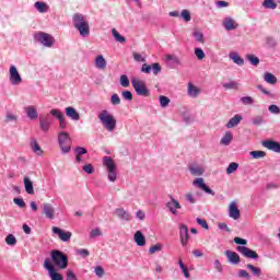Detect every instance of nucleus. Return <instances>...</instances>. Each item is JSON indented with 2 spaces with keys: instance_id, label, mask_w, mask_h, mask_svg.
<instances>
[{
  "instance_id": "obj_1",
  "label": "nucleus",
  "mask_w": 280,
  "mask_h": 280,
  "mask_svg": "<svg viewBox=\"0 0 280 280\" xmlns=\"http://www.w3.org/2000/svg\"><path fill=\"white\" fill-rule=\"evenodd\" d=\"M72 23L73 27L78 30L82 38H86V36L91 35V26L89 25V20H86L84 14L74 13L72 16Z\"/></svg>"
},
{
  "instance_id": "obj_2",
  "label": "nucleus",
  "mask_w": 280,
  "mask_h": 280,
  "mask_svg": "<svg viewBox=\"0 0 280 280\" xmlns=\"http://www.w3.org/2000/svg\"><path fill=\"white\" fill-rule=\"evenodd\" d=\"M98 119L101 124H103V128L107 130V132H114L115 128H117V119L113 116L108 110L103 109Z\"/></svg>"
},
{
  "instance_id": "obj_3",
  "label": "nucleus",
  "mask_w": 280,
  "mask_h": 280,
  "mask_svg": "<svg viewBox=\"0 0 280 280\" xmlns=\"http://www.w3.org/2000/svg\"><path fill=\"white\" fill-rule=\"evenodd\" d=\"M51 261L59 270L69 268V256L61 250L55 249L50 253Z\"/></svg>"
},
{
  "instance_id": "obj_4",
  "label": "nucleus",
  "mask_w": 280,
  "mask_h": 280,
  "mask_svg": "<svg viewBox=\"0 0 280 280\" xmlns=\"http://www.w3.org/2000/svg\"><path fill=\"white\" fill-rule=\"evenodd\" d=\"M103 166L107 170V178L110 183L117 180V164L110 156L103 158Z\"/></svg>"
},
{
  "instance_id": "obj_5",
  "label": "nucleus",
  "mask_w": 280,
  "mask_h": 280,
  "mask_svg": "<svg viewBox=\"0 0 280 280\" xmlns=\"http://www.w3.org/2000/svg\"><path fill=\"white\" fill-rule=\"evenodd\" d=\"M34 40L36 43H39L44 47H48V48L54 47V45H56V38H54V36L45 32L35 33Z\"/></svg>"
},
{
  "instance_id": "obj_6",
  "label": "nucleus",
  "mask_w": 280,
  "mask_h": 280,
  "mask_svg": "<svg viewBox=\"0 0 280 280\" xmlns=\"http://www.w3.org/2000/svg\"><path fill=\"white\" fill-rule=\"evenodd\" d=\"M131 86H133L137 95H141L142 97H150V90H148V85H145V82L137 78H132Z\"/></svg>"
},
{
  "instance_id": "obj_7",
  "label": "nucleus",
  "mask_w": 280,
  "mask_h": 280,
  "mask_svg": "<svg viewBox=\"0 0 280 280\" xmlns=\"http://www.w3.org/2000/svg\"><path fill=\"white\" fill-rule=\"evenodd\" d=\"M59 148L62 154H69L71 152V138L66 131H61L58 136Z\"/></svg>"
},
{
  "instance_id": "obj_8",
  "label": "nucleus",
  "mask_w": 280,
  "mask_h": 280,
  "mask_svg": "<svg viewBox=\"0 0 280 280\" xmlns=\"http://www.w3.org/2000/svg\"><path fill=\"white\" fill-rule=\"evenodd\" d=\"M44 268L48 271L51 280H65V277L56 271V267H54V264H51L49 258L44 260Z\"/></svg>"
},
{
  "instance_id": "obj_9",
  "label": "nucleus",
  "mask_w": 280,
  "mask_h": 280,
  "mask_svg": "<svg viewBox=\"0 0 280 280\" xmlns=\"http://www.w3.org/2000/svg\"><path fill=\"white\" fill-rule=\"evenodd\" d=\"M9 80L10 83L13 84V86H18V84H21V82H23V78H21V73H19V69H16V66L10 67Z\"/></svg>"
},
{
  "instance_id": "obj_10",
  "label": "nucleus",
  "mask_w": 280,
  "mask_h": 280,
  "mask_svg": "<svg viewBox=\"0 0 280 280\" xmlns=\"http://www.w3.org/2000/svg\"><path fill=\"white\" fill-rule=\"evenodd\" d=\"M236 250L243 255V257H246V259H254L257 261L259 259V254L257 252L246 247V246H237Z\"/></svg>"
},
{
  "instance_id": "obj_11",
  "label": "nucleus",
  "mask_w": 280,
  "mask_h": 280,
  "mask_svg": "<svg viewBox=\"0 0 280 280\" xmlns=\"http://www.w3.org/2000/svg\"><path fill=\"white\" fill-rule=\"evenodd\" d=\"M171 200L166 202V208L168 209L172 215H178V209H183L180 202L174 198V196H170Z\"/></svg>"
},
{
  "instance_id": "obj_12",
  "label": "nucleus",
  "mask_w": 280,
  "mask_h": 280,
  "mask_svg": "<svg viewBox=\"0 0 280 280\" xmlns=\"http://www.w3.org/2000/svg\"><path fill=\"white\" fill-rule=\"evenodd\" d=\"M192 185L195 187H198L201 189V191H205L206 194H209L210 196H215V191H213L207 184L205 183V179L202 177H198L192 182Z\"/></svg>"
},
{
  "instance_id": "obj_13",
  "label": "nucleus",
  "mask_w": 280,
  "mask_h": 280,
  "mask_svg": "<svg viewBox=\"0 0 280 280\" xmlns=\"http://www.w3.org/2000/svg\"><path fill=\"white\" fill-rule=\"evenodd\" d=\"M179 240L184 248L189 244V228L186 224H182L179 228Z\"/></svg>"
},
{
  "instance_id": "obj_14",
  "label": "nucleus",
  "mask_w": 280,
  "mask_h": 280,
  "mask_svg": "<svg viewBox=\"0 0 280 280\" xmlns=\"http://www.w3.org/2000/svg\"><path fill=\"white\" fill-rule=\"evenodd\" d=\"M52 233L55 235H58L59 240L61 242H70L71 241V235H73L71 232H65L62 229L58 226H52Z\"/></svg>"
},
{
  "instance_id": "obj_15",
  "label": "nucleus",
  "mask_w": 280,
  "mask_h": 280,
  "mask_svg": "<svg viewBox=\"0 0 280 280\" xmlns=\"http://www.w3.org/2000/svg\"><path fill=\"white\" fill-rule=\"evenodd\" d=\"M262 147L267 148V150H271L272 152H277L280 154V143L272 140L262 141Z\"/></svg>"
},
{
  "instance_id": "obj_16",
  "label": "nucleus",
  "mask_w": 280,
  "mask_h": 280,
  "mask_svg": "<svg viewBox=\"0 0 280 280\" xmlns=\"http://www.w3.org/2000/svg\"><path fill=\"white\" fill-rule=\"evenodd\" d=\"M51 127V120L49 118V115L43 117H39V128L44 132H49V128Z\"/></svg>"
},
{
  "instance_id": "obj_17",
  "label": "nucleus",
  "mask_w": 280,
  "mask_h": 280,
  "mask_svg": "<svg viewBox=\"0 0 280 280\" xmlns=\"http://www.w3.org/2000/svg\"><path fill=\"white\" fill-rule=\"evenodd\" d=\"M225 257L230 264L237 266L240 264V255L232 250H225Z\"/></svg>"
},
{
  "instance_id": "obj_18",
  "label": "nucleus",
  "mask_w": 280,
  "mask_h": 280,
  "mask_svg": "<svg viewBox=\"0 0 280 280\" xmlns=\"http://www.w3.org/2000/svg\"><path fill=\"white\" fill-rule=\"evenodd\" d=\"M229 215L233 220H240V208H237V203L235 201H232L229 207Z\"/></svg>"
},
{
  "instance_id": "obj_19",
  "label": "nucleus",
  "mask_w": 280,
  "mask_h": 280,
  "mask_svg": "<svg viewBox=\"0 0 280 280\" xmlns=\"http://www.w3.org/2000/svg\"><path fill=\"white\" fill-rule=\"evenodd\" d=\"M223 27L228 32H232L233 30H237L238 25L235 23V20H233V18H225L223 20Z\"/></svg>"
},
{
  "instance_id": "obj_20",
  "label": "nucleus",
  "mask_w": 280,
  "mask_h": 280,
  "mask_svg": "<svg viewBox=\"0 0 280 280\" xmlns=\"http://www.w3.org/2000/svg\"><path fill=\"white\" fill-rule=\"evenodd\" d=\"M166 61L168 62L171 69H176V67L180 66V58L176 55H166Z\"/></svg>"
},
{
  "instance_id": "obj_21",
  "label": "nucleus",
  "mask_w": 280,
  "mask_h": 280,
  "mask_svg": "<svg viewBox=\"0 0 280 280\" xmlns=\"http://www.w3.org/2000/svg\"><path fill=\"white\" fill-rule=\"evenodd\" d=\"M66 115L72 119V121H80V113L74 107H66Z\"/></svg>"
},
{
  "instance_id": "obj_22",
  "label": "nucleus",
  "mask_w": 280,
  "mask_h": 280,
  "mask_svg": "<svg viewBox=\"0 0 280 280\" xmlns=\"http://www.w3.org/2000/svg\"><path fill=\"white\" fill-rule=\"evenodd\" d=\"M115 213H116L117 218H119L120 220L130 222V219H131L130 213H128L124 208L116 209Z\"/></svg>"
},
{
  "instance_id": "obj_23",
  "label": "nucleus",
  "mask_w": 280,
  "mask_h": 280,
  "mask_svg": "<svg viewBox=\"0 0 280 280\" xmlns=\"http://www.w3.org/2000/svg\"><path fill=\"white\" fill-rule=\"evenodd\" d=\"M137 246H145V236L142 231H137L133 235Z\"/></svg>"
},
{
  "instance_id": "obj_24",
  "label": "nucleus",
  "mask_w": 280,
  "mask_h": 280,
  "mask_svg": "<svg viewBox=\"0 0 280 280\" xmlns=\"http://www.w3.org/2000/svg\"><path fill=\"white\" fill-rule=\"evenodd\" d=\"M244 118L242 117V115L236 114L234 117H232L228 124L225 125L226 128H235L236 126L240 125V121H242Z\"/></svg>"
},
{
  "instance_id": "obj_25",
  "label": "nucleus",
  "mask_w": 280,
  "mask_h": 280,
  "mask_svg": "<svg viewBox=\"0 0 280 280\" xmlns=\"http://www.w3.org/2000/svg\"><path fill=\"white\" fill-rule=\"evenodd\" d=\"M44 213L46 215V218H48V220H54V206H51V203H44Z\"/></svg>"
},
{
  "instance_id": "obj_26",
  "label": "nucleus",
  "mask_w": 280,
  "mask_h": 280,
  "mask_svg": "<svg viewBox=\"0 0 280 280\" xmlns=\"http://www.w3.org/2000/svg\"><path fill=\"white\" fill-rule=\"evenodd\" d=\"M25 113H26V117H28V119H38V112L36 110V107L34 106H28L25 108Z\"/></svg>"
},
{
  "instance_id": "obj_27",
  "label": "nucleus",
  "mask_w": 280,
  "mask_h": 280,
  "mask_svg": "<svg viewBox=\"0 0 280 280\" xmlns=\"http://www.w3.org/2000/svg\"><path fill=\"white\" fill-rule=\"evenodd\" d=\"M24 187L26 194H30L31 196H34V183L30 177H24Z\"/></svg>"
},
{
  "instance_id": "obj_28",
  "label": "nucleus",
  "mask_w": 280,
  "mask_h": 280,
  "mask_svg": "<svg viewBox=\"0 0 280 280\" xmlns=\"http://www.w3.org/2000/svg\"><path fill=\"white\" fill-rule=\"evenodd\" d=\"M230 59L233 60L235 65H238V67H243L244 65V58H242L238 52H230Z\"/></svg>"
},
{
  "instance_id": "obj_29",
  "label": "nucleus",
  "mask_w": 280,
  "mask_h": 280,
  "mask_svg": "<svg viewBox=\"0 0 280 280\" xmlns=\"http://www.w3.org/2000/svg\"><path fill=\"white\" fill-rule=\"evenodd\" d=\"M189 172L192 176H202L205 174V170L196 165L190 166Z\"/></svg>"
},
{
  "instance_id": "obj_30",
  "label": "nucleus",
  "mask_w": 280,
  "mask_h": 280,
  "mask_svg": "<svg viewBox=\"0 0 280 280\" xmlns=\"http://www.w3.org/2000/svg\"><path fill=\"white\" fill-rule=\"evenodd\" d=\"M232 141H233V133L231 131H228L221 139V144L222 145H231Z\"/></svg>"
},
{
  "instance_id": "obj_31",
  "label": "nucleus",
  "mask_w": 280,
  "mask_h": 280,
  "mask_svg": "<svg viewBox=\"0 0 280 280\" xmlns=\"http://www.w3.org/2000/svg\"><path fill=\"white\" fill-rule=\"evenodd\" d=\"M34 8H36L37 11H39L42 14L45 12H48V10H49V5H47V3L40 2V1L35 2Z\"/></svg>"
},
{
  "instance_id": "obj_32",
  "label": "nucleus",
  "mask_w": 280,
  "mask_h": 280,
  "mask_svg": "<svg viewBox=\"0 0 280 280\" xmlns=\"http://www.w3.org/2000/svg\"><path fill=\"white\" fill-rule=\"evenodd\" d=\"M188 95L189 97H196L197 95H200V89L196 88L191 83H188Z\"/></svg>"
},
{
  "instance_id": "obj_33",
  "label": "nucleus",
  "mask_w": 280,
  "mask_h": 280,
  "mask_svg": "<svg viewBox=\"0 0 280 280\" xmlns=\"http://www.w3.org/2000/svg\"><path fill=\"white\" fill-rule=\"evenodd\" d=\"M95 66L97 69H106V59H104V56L98 55L96 57Z\"/></svg>"
},
{
  "instance_id": "obj_34",
  "label": "nucleus",
  "mask_w": 280,
  "mask_h": 280,
  "mask_svg": "<svg viewBox=\"0 0 280 280\" xmlns=\"http://www.w3.org/2000/svg\"><path fill=\"white\" fill-rule=\"evenodd\" d=\"M264 80L267 84H277V77L270 72L265 73Z\"/></svg>"
},
{
  "instance_id": "obj_35",
  "label": "nucleus",
  "mask_w": 280,
  "mask_h": 280,
  "mask_svg": "<svg viewBox=\"0 0 280 280\" xmlns=\"http://www.w3.org/2000/svg\"><path fill=\"white\" fill-rule=\"evenodd\" d=\"M262 8H266V10H277V2L275 0H264Z\"/></svg>"
},
{
  "instance_id": "obj_36",
  "label": "nucleus",
  "mask_w": 280,
  "mask_h": 280,
  "mask_svg": "<svg viewBox=\"0 0 280 280\" xmlns=\"http://www.w3.org/2000/svg\"><path fill=\"white\" fill-rule=\"evenodd\" d=\"M223 89L232 90V91H237V89H240V83H237V81H232V82H229V83H223Z\"/></svg>"
},
{
  "instance_id": "obj_37",
  "label": "nucleus",
  "mask_w": 280,
  "mask_h": 280,
  "mask_svg": "<svg viewBox=\"0 0 280 280\" xmlns=\"http://www.w3.org/2000/svg\"><path fill=\"white\" fill-rule=\"evenodd\" d=\"M246 268L247 270H252L255 277H261V268L255 267V265H250V264H248Z\"/></svg>"
},
{
  "instance_id": "obj_38",
  "label": "nucleus",
  "mask_w": 280,
  "mask_h": 280,
  "mask_svg": "<svg viewBox=\"0 0 280 280\" xmlns=\"http://www.w3.org/2000/svg\"><path fill=\"white\" fill-rule=\"evenodd\" d=\"M178 265L180 270L184 273V277H186V279H189L191 277V275L189 273V268H187V266H185V264L183 262L182 259L178 260Z\"/></svg>"
},
{
  "instance_id": "obj_39",
  "label": "nucleus",
  "mask_w": 280,
  "mask_h": 280,
  "mask_svg": "<svg viewBox=\"0 0 280 280\" xmlns=\"http://www.w3.org/2000/svg\"><path fill=\"white\" fill-rule=\"evenodd\" d=\"M246 60H248L253 67H257L260 62L259 58L255 55H246Z\"/></svg>"
},
{
  "instance_id": "obj_40",
  "label": "nucleus",
  "mask_w": 280,
  "mask_h": 280,
  "mask_svg": "<svg viewBox=\"0 0 280 280\" xmlns=\"http://www.w3.org/2000/svg\"><path fill=\"white\" fill-rule=\"evenodd\" d=\"M33 152H36L38 156H43V149H40V145L38 142L35 140L31 143Z\"/></svg>"
},
{
  "instance_id": "obj_41",
  "label": "nucleus",
  "mask_w": 280,
  "mask_h": 280,
  "mask_svg": "<svg viewBox=\"0 0 280 280\" xmlns=\"http://www.w3.org/2000/svg\"><path fill=\"white\" fill-rule=\"evenodd\" d=\"M112 34H113L115 40H117V43L126 42V37H124L121 34H119V32H117L115 28L112 30Z\"/></svg>"
},
{
  "instance_id": "obj_42",
  "label": "nucleus",
  "mask_w": 280,
  "mask_h": 280,
  "mask_svg": "<svg viewBox=\"0 0 280 280\" xmlns=\"http://www.w3.org/2000/svg\"><path fill=\"white\" fill-rule=\"evenodd\" d=\"M238 167H240L238 163H235V162L230 163L226 168V174H233L234 172H237Z\"/></svg>"
},
{
  "instance_id": "obj_43",
  "label": "nucleus",
  "mask_w": 280,
  "mask_h": 280,
  "mask_svg": "<svg viewBox=\"0 0 280 280\" xmlns=\"http://www.w3.org/2000/svg\"><path fill=\"white\" fill-rule=\"evenodd\" d=\"M159 100H160V106L162 108H167V106H170V97L165 95H161Z\"/></svg>"
},
{
  "instance_id": "obj_44",
  "label": "nucleus",
  "mask_w": 280,
  "mask_h": 280,
  "mask_svg": "<svg viewBox=\"0 0 280 280\" xmlns=\"http://www.w3.org/2000/svg\"><path fill=\"white\" fill-rule=\"evenodd\" d=\"M151 69L153 71V75H159V73H161V71H163V68L161 67V63H159V62L152 63Z\"/></svg>"
},
{
  "instance_id": "obj_45",
  "label": "nucleus",
  "mask_w": 280,
  "mask_h": 280,
  "mask_svg": "<svg viewBox=\"0 0 280 280\" xmlns=\"http://www.w3.org/2000/svg\"><path fill=\"white\" fill-rule=\"evenodd\" d=\"M249 156H253L254 159H264L266 156L265 151H250Z\"/></svg>"
},
{
  "instance_id": "obj_46",
  "label": "nucleus",
  "mask_w": 280,
  "mask_h": 280,
  "mask_svg": "<svg viewBox=\"0 0 280 280\" xmlns=\"http://www.w3.org/2000/svg\"><path fill=\"white\" fill-rule=\"evenodd\" d=\"M5 242H7L8 246H16V237L13 234H9L5 237Z\"/></svg>"
},
{
  "instance_id": "obj_47",
  "label": "nucleus",
  "mask_w": 280,
  "mask_h": 280,
  "mask_svg": "<svg viewBox=\"0 0 280 280\" xmlns=\"http://www.w3.org/2000/svg\"><path fill=\"white\" fill-rule=\"evenodd\" d=\"M50 115H52L55 119H58V121H60V119L65 117V114H62V112H60L59 109H51Z\"/></svg>"
},
{
  "instance_id": "obj_48",
  "label": "nucleus",
  "mask_w": 280,
  "mask_h": 280,
  "mask_svg": "<svg viewBox=\"0 0 280 280\" xmlns=\"http://www.w3.org/2000/svg\"><path fill=\"white\" fill-rule=\"evenodd\" d=\"M14 205H16L20 209H25L27 205L25 203V200L23 198H14L13 199Z\"/></svg>"
},
{
  "instance_id": "obj_49",
  "label": "nucleus",
  "mask_w": 280,
  "mask_h": 280,
  "mask_svg": "<svg viewBox=\"0 0 280 280\" xmlns=\"http://www.w3.org/2000/svg\"><path fill=\"white\" fill-rule=\"evenodd\" d=\"M238 279H246V280H250V273H248V271L241 269L238 270Z\"/></svg>"
},
{
  "instance_id": "obj_50",
  "label": "nucleus",
  "mask_w": 280,
  "mask_h": 280,
  "mask_svg": "<svg viewBox=\"0 0 280 280\" xmlns=\"http://www.w3.org/2000/svg\"><path fill=\"white\" fill-rule=\"evenodd\" d=\"M195 56L198 60H205V50L202 48H195Z\"/></svg>"
},
{
  "instance_id": "obj_51",
  "label": "nucleus",
  "mask_w": 280,
  "mask_h": 280,
  "mask_svg": "<svg viewBox=\"0 0 280 280\" xmlns=\"http://www.w3.org/2000/svg\"><path fill=\"white\" fill-rule=\"evenodd\" d=\"M158 250H163V245L161 243H158L156 245H153L149 248L150 255H154Z\"/></svg>"
},
{
  "instance_id": "obj_52",
  "label": "nucleus",
  "mask_w": 280,
  "mask_h": 280,
  "mask_svg": "<svg viewBox=\"0 0 280 280\" xmlns=\"http://www.w3.org/2000/svg\"><path fill=\"white\" fill-rule=\"evenodd\" d=\"M120 84L126 89L130 86V80L128 79V75L122 74L120 75Z\"/></svg>"
},
{
  "instance_id": "obj_53",
  "label": "nucleus",
  "mask_w": 280,
  "mask_h": 280,
  "mask_svg": "<svg viewBox=\"0 0 280 280\" xmlns=\"http://www.w3.org/2000/svg\"><path fill=\"white\" fill-rule=\"evenodd\" d=\"M88 153H89V150H86V148H84V147H77L74 149V154H78L79 156H82Z\"/></svg>"
},
{
  "instance_id": "obj_54",
  "label": "nucleus",
  "mask_w": 280,
  "mask_h": 280,
  "mask_svg": "<svg viewBox=\"0 0 280 280\" xmlns=\"http://www.w3.org/2000/svg\"><path fill=\"white\" fill-rule=\"evenodd\" d=\"M83 172L85 174H93L95 172V167H93V164H85L82 166Z\"/></svg>"
},
{
  "instance_id": "obj_55",
  "label": "nucleus",
  "mask_w": 280,
  "mask_h": 280,
  "mask_svg": "<svg viewBox=\"0 0 280 280\" xmlns=\"http://www.w3.org/2000/svg\"><path fill=\"white\" fill-rule=\"evenodd\" d=\"M100 236H102V230H100V228H96L90 232V237L92 240H95V237H100Z\"/></svg>"
},
{
  "instance_id": "obj_56",
  "label": "nucleus",
  "mask_w": 280,
  "mask_h": 280,
  "mask_svg": "<svg viewBox=\"0 0 280 280\" xmlns=\"http://www.w3.org/2000/svg\"><path fill=\"white\" fill-rule=\"evenodd\" d=\"M196 222L197 224H199V226H201L202 229H206V231H209V223H207V220L197 218Z\"/></svg>"
},
{
  "instance_id": "obj_57",
  "label": "nucleus",
  "mask_w": 280,
  "mask_h": 280,
  "mask_svg": "<svg viewBox=\"0 0 280 280\" xmlns=\"http://www.w3.org/2000/svg\"><path fill=\"white\" fill-rule=\"evenodd\" d=\"M66 280H78V276H75V272H73V270L68 269L66 272Z\"/></svg>"
},
{
  "instance_id": "obj_58",
  "label": "nucleus",
  "mask_w": 280,
  "mask_h": 280,
  "mask_svg": "<svg viewBox=\"0 0 280 280\" xmlns=\"http://www.w3.org/2000/svg\"><path fill=\"white\" fill-rule=\"evenodd\" d=\"M192 36L197 43H205V35L201 32H195Z\"/></svg>"
},
{
  "instance_id": "obj_59",
  "label": "nucleus",
  "mask_w": 280,
  "mask_h": 280,
  "mask_svg": "<svg viewBox=\"0 0 280 280\" xmlns=\"http://www.w3.org/2000/svg\"><path fill=\"white\" fill-rule=\"evenodd\" d=\"M182 19H184L186 23H189V21H191V13L189 12V10L182 11Z\"/></svg>"
},
{
  "instance_id": "obj_60",
  "label": "nucleus",
  "mask_w": 280,
  "mask_h": 280,
  "mask_svg": "<svg viewBox=\"0 0 280 280\" xmlns=\"http://www.w3.org/2000/svg\"><path fill=\"white\" fill-rule=\"evenodd\" d=\"M110 102L114 106H119V104H121V98H119L118 94H113Z\"/></svg>"
},
{
  "instance_id": "obj_61",
  "label": "nucleus",
  "mask_w": 280,
  "mask_h": 280,
  "mask_svg": "<svg viewBox=\"0 0 280 280\" xmlns=\"http://www.w3.org/2000/svg\"><path fill=\"white\" fill-rule=\"evenodd\" d=\"M94 272L96 277H98V279H102V277H104V268L102 266H96Z\"/></svg>"
},
{
  "instance_id": "obj_62",
  "label": "nucleus",
  "mask_w": 280,
  "mask_h": 280,
  "mask_svg": "<svg viewBox=\"0 0 280 280\" xmlns=\"http://www.w3.org/2000/svg\"><path fill=\"white\" fill-rule=\"evenodd\" d=\"M77 255H80L81 257H89V255H91V252H89V249H84V248H81V249H77Z\"/></svg>"
},
{
  "instance_id": "obj_63",
  "label": "nucleus",
  "mask_w": 280,
  "mask_h": 280,
  "mask_svg": "<svg viewBox=\"0 0 280 280\" xmlns=\"http://www.w3.org/2000/svg\"><path fill=\"white\" fill-rule=\"evenodd\" d=\"M241 102H242V104H245V105H250V104H254L255 103V101H253V97H250V96H243V97H241Z\"/></svg>"
},
{
  "instance_id": "obj_64",
  "label": "nucleus",
  "mask_w": 280,
  "mask_h": 280,
  "mask_svg": "<svg viewBox=\"0 0 280 280\" xmlns=\"http://www.w3.org/2000/svg\"><path fill=\"white\" fill-rule=\"evenodd\" d=\"M269 113H272L273 115H279L280 114V108L277 105H270L269 106Z\"/></svg>"
}]
</instances>
